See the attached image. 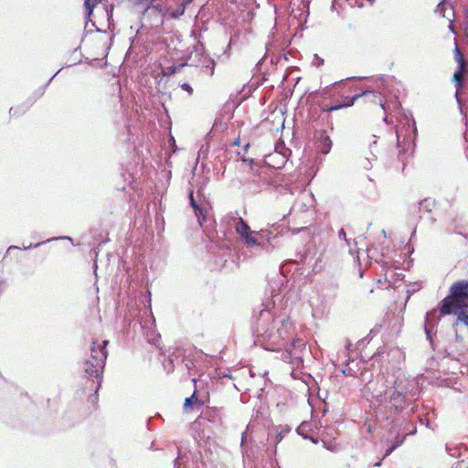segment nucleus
<instances>
[{
	"instance_id": "1",
	"label": "nucleus",
	"mask_w": 468,
	"mask_h": 468,
	"mask_svg": "<svg viewBox=\"0 0 468 468\" xmlns=\"http://www.w3.org/2000/svg\"><path fill=\"white\" fill-rule=\"evenodd\" d=\"M377 415L389 420L401 414L419 399V383L401 369L379 373L361 388Z\"/></svg>"
},
{
	"instance_id": "2",
	"label": "nucleus",
	"mask_w": 468,
	"mask_h": 468,
	"mask_svg": "<svg viewBox=\"0 0 468 468\" xmlns=\"http://www.w3.org/2000/svg\"><path fill=\"white\" fill-rule=\"evenodd\" d=\"M285 319H275L271 309L262 308L254 324L255 342L266 350L281 348L287 335Z\"/></svg>"
},
{
	"instance_id": "3",
	"label": "nucleus",
	"mask_w": 468,
	"mask_h": 468,
	"mask_svg": "<svg viewBox=\"0 0 468 468\" xmlns=\"http://www.w3.org/2000/svg\"><path fill=\"white\" fill-rule=\"evenodd\" d=\"M107 345V340H103L100 345H97L96 342H92L90 348V357L83 363V370L86 376L96 379V389L101 388L102 382V373L108 356L106 350Z\"/></svg>"
},
{
	"instance_id": "4",
	"label": "nucleus",
	"mask_w": 468,
	"mask_h": 468,
	"mask_svg": "<svg viewBox=\"0 0 468 468\" xmlns=\"http://www.w3.org/2000/svg\"><path fill=\"white\" fill-rule=\"evenodd\" d=\"M252 239L255 240L254 247L265 253H271L279 247L280 237L270 229L253 231Z\"/></svg>"
},
{
	"instance_id": "5",
	"label": "nucleus",
	"mask_w": 468,
	"mask_h": 468,
	"mask_svg": "<svg viewBox=\"0 0 468 468\" xmlns=\"http://www.w3.org/2000/svg\"><path fill=\"white\" fill-rule=\"evenodd\" d=\"M290 152V149L286 148L285 144L282 141L278 142L275 144L274 152L265 156V163L267 165H271L274 158H279L278 163L273 165V167L281 168L286 163Z\"/></svg>"
},
{
	"instance_id": "6",
	"label": "nucleus",
	"mask_w": 468,
	"mask_h": 468,
	"mask_svg": "<svg viewBox=\"0 0 468 468\" xmlns=\"http://www.w3.org/2000/svg\"><path fill=\"white\" fill-rule=\"evenodd\" d=\"M450 294L464 307H467L468 281L461 280L453 282L450 288Z\"/></svg>"
},
{
	"instance_id": "7",
	"label": "nucleus",
	"mask_w": 468,
	"mask_h": 468,
	"mask_svg": "<svg viewBox=\"0 0 468 468\" xmlns=\"http://www.w3.org/2000/svg\"><path fill=\"white\" fill-rule=\"evenodd\" d=\"M307 352L305 343L302 339L293 340L291 348L287 350L288 356L292 359L291 363L296 367L303 363L302 356Z\"/></svg>"
},
{
	"instance_id": "8",
	"label": "nucleus",
	"mask_w": 468,
	"mask_h": 468,
	"mask_svg": "<svg viewBox=\"0 0 468 468\" xmlns=\"http://www.w3.org/2000/svg\"><path fill=\"white\" fill-rule=\"evenodd\" d=\"M236 232L240 236L244 245L247 248H252L255 245V240L252 239L253 230L250 229L248 223L241 218L236 223Z\"/></svg>"
},
{
	"instance_id": "9",
	"label": "nucleus",
	"mask_w": 468,
	"mask_h": 468,
	"mask_svg": "<svg viewBox=\"0 0 468 468\" xmlns=\"http://www.w3.org/2000/svg\"><path fill=\"white\" fill-rule=\"evenodd\" d=\"M463 308H464V306L449 294L441 301L440 313L442 314H451Z\"/></svg>"
},
{
	"instance_id": "10",
	"label": "nucleus",
	"mask_w": 468,
	"mask_h": 468,
	"mask_svg": "<svg viewBox=\"0 0 468 468\" xmlns=\"http://www.w3.org/2000/svg\"><path fill=\"white\" fill-rule=\"evenodd\" d=\"M402 129L403 128L397 131L398 144L399 145L400 137L402 135L404 136V140L408 141L409 144L411 141L414 142L415 139L417 138V126L414 119L410 118L407 120V131L405 134H403Z\"/></svg>"
},
{
	"instance_id": "11",
	"label": "nucleus",
	"mask_w": 468,
	"mask_h": 468,
	"mask_svg": "<svg viewBox=\"0 0 468 468\" xmlns=\"http://www.w3.org/2000/svg\"><path fill=\"white\" fill-rule=\"evenodd\" d=\"M204 420H207L214 424H219L221 421L220 411L215 408L205 409L197 419L199 423H202Z\"/></svg>"
},
{
	"instance_id": "12",
	"label": "nucleus",
	"mask_w": 468,
	"mask_h": 468,
	"mask_svg": "<svg viewBox=\"0 0 468 468\" xmlns=\"http://www.w3.org/2000/svg\"><path fill=\"white\" fill-rule=\"evenodd\" d=\"M435 12L441 16L442 17L446 18L450 22L449 28L453 32L452 23L454 16V11L452 6L446 4L445 1L443 0L438 4Z\"/></svg>"
},
{
	"instance_id": "13",
	"label": "nucleus",
	"mask_w": 468,
	"mask_h": 468,
	"mask_svg": "<svg viewBox=\"0 0 468 468\" xmlns=\"http://www.w3.org/2000/svg\"><path fill=\"white\" fill-rule=\"evenodd\" d=\"M369 93H372V92L371 91H364L362 93L355 94L353 97L347 98V101H346L344 103L335 104V105H333V106H331L329 108L324 109V112H331L337 111V110H340V109H343V108L350 107V106L354 105L355 101L358 98H360L362 96H365V95H367Z\"/></svg>"
},
{
	"instance_id": "14",
	"label": "nucleus",
	"mask_w": 468,
	"mask_h": 468,
	"mask_svg": "<svg viewBox=\"0 0 468 468\" xmlns=\"http://www.w3.org/2000/svg\"><path fill=\"white\" fill-rule=\"evenodd\" d=\"M416 432V428L413 429L409 434H414ZM407 434L403 436L397 435L394 440L388 439L387 443L388 448L386 451L385 456H388L393 451H395L398 447L403 444Z\"/></svg>"
},
{
	"instance_id": "15",
	"label": "nucleus",
	"mask_w": 468,
	"mask_h": 468,
	"mask_svg": "<svg viewBox=\"0 0 468 468\" xmlns=\"http://www.w3.org/2000/svg\"><path fill=\"white\" fill-rule=\"evenodd\" d=\"M189 202L190 206L194 209V212L201 224V220L206 218L205 211L204 209L197 203L195 197H194V190L190 189L188 193Z\"/></svg>"
},
{
	"instance_id": "16",
	"label": "nucleus",
	"mask_w": 468,
	"mask_h": 468,
	"mask_svg": "<svg viewBox=\"0 0 468 468\" xmlns=\"http://www.w3.org/2000/svg\"><path fill=\"white\" fill-rule=\"evenodd\" d=\"M463 69L458 68V70L453 74V81L456 84V92H455V98L459 104V107L461 108V99L459 98V91L463 88V79L462 77Z\"/></svg>"
},
{
	"instance_id": "17",
	"label": "nucleus",
	"mask_w": 468,
	"mask_h": 468,
	"mask_svg": "<svg viewBox=\"0 0 468 468\" xmlns=\"http://www.w3.org/2000/svg\"><path fill=\"white\" fill-rule=\"evenodd\" d=\"M332 144L333 143L330 137L326 134H323L319 139L317 147L320 153L327 154L331 151Z\"/></svg>"
},
{
	"instance_id": "18",
	"label": "nucleus",
	"mask_w": 468,
	"mask_h": 468,
	"mask_svg": "<svg viewBox=\"0 0 468 468\" xmlns=\"http://www.w3.org/2000/svg\"><path fill=\"white\" fill-rule=\"evenodd\" d=\"M437 318V311H431L430 313H427L426 314V324H425V334L427 339L431 343V327L430 325V322L432 319Z\"/></svg>"
},
{
	"instance_id": "19",
	"label": "nucleus",
	"mask_w": 468,
	"mask_h": 468,
	"mask_svg": "<svg viewBox=\"0 0 468 468\" xmlns=\"http://www.w3.org/2000/svg\"><path fill=\"white\" fill-rule=\"evenodd\" d=\"M215 69V61L211 59L210 58H205L204 62L201 65V70L202 72L212 76L214 74Z\"/></svg>"
},
{
	"instance_id": "20",
	"label": "nucleus",
	"mask_w": 468,
	"mask_h": 468,
	"mask_svg": "<svg viewBox=\"0 0 468 468\" xmlns=\"http://www.w3.org/2000/svg\"><path fill=\"white\" fill-rule=\"evenodd\" d=\"M32 104H33V102L23 103V104L17 105L16 107H11L9 110V113L11 116H18V115L24 114L27 111H28V109L30 108V106Z\"/></svg>"
},
{
	"instance_id": "21",
	"label": "nucleus",
	"mask_w": 468,
	"mask_h": 468,
	"mask_svg": "<svg viewBox=\"0 0 468 468\" xmlns=\"http://www.w3.org/2000/svg\"><path fill=\"white\" fill-rule=\"evenodd\" d=\"M186 8L185 5L179 4L178 7L174 9L172 7H168L166 9V13L168 16L173 19H178L180 16H182L185 14Z\"/></svg>"
},
{
	"instance_id": "22",
	"label": "nucleus",
	"mask_w": 468,
	"mask_h": 468,
	"mask_svg": "<svg viewBox=\"0 0 468 468\" xmlns=\"http://www.w3.org/2000/svg\"><path fill=\"white\" fill-rule=\"evenodd\" d=\"M58 239H68L69 241H72V239L69 236H64V237H54V238H50V239H48L44 241H41V242H37V243H30L29 245L27 246H24L23 250H30V249H36V248H38L40 247L42 244H45V243H48V242H50L52 240H58Z\"/></svg>"
},
{
	"instance_id": "23",
	"label": "nucleus",
	"mask_w": 468,
	"mask_h": 468,
	"mask_svg": "<svg viewBox=\"0 0 468 468\" xmlns=\"http://www.w3.org/2000/svg\"><path fill=\"white\" fill-rule=\"evenodd\" d=\"M185 66H186V63H181L179 65H172L165 67L163 69V74L165 76L174 75L176 72L180 71Z\"/></svg>"
},
{
	"instance_id": "24",
	"label": "nucleus",
	"mask_w": 468,
	"mask_h": 468,
	"mask_svg": "<svg viewBox=\"0 0 468 468\" xmlns=\"http://www.w3.org/2000/svg\"><path fill=\"white\" fill-rule=\"evenodd\" d=\"M420 209L424 211H431L436 205L434 199L431 198H424L420 202Z\"/></svg>"
},
{
	"instance_id": "25",
	"label": "nucleus",
	"mask_w": 468,
	"mask_h": 468,
	"mask_svg": "<svg viewBox=\"0 0 468 468\" xmlns=\"http://www.w3.org/2000/svg\"><path fill=\"white\" fill-rule=\"evenodd\" d=\"M60 70H58L50 79L47 82V84L41 88H39L37 90L35 91L34 93V100L31 101V102H34L36 101L37 99H39L40 97L43 96V94L45 93V90H46V87L51 82V80L58 75V73L59 72Z\"/></svg>"
},
{
	"instance_id": "26",
	"label": "nucleus",
	"mask_w": 468,
	"mask_h": 468,
	"mask_svg": "<svg viewBox=\"0 0 468 468\" xmlns=\"http://www.w3.org/2000/svg\"><path fill=\"white\" fill-rule=\"evenodd\" d=\"M101 0H85L84 5L89 16L91 15L94 7L98 5Z\"/></svg>"
},
{
	"instance_id": "27",
	"label": "nucleus",
	"mask_w": 468,
	"mask_h": 468,
	"mask_svg": "<svg viewBox=\"0 0 468 468\" xmlns=\"http://www.w3.org/2000/svg\"><path fill=\"white\" fill-rule=\"evenodd\" d=\"M459 323H462L468 326V313L464 311H460L458 313L456 324H458Z\"/></svg>"
},
{
	"instance_id": "28",
	"label": "nucleus",
	"mask_w": 468,
	"mask_h": 468,
	"mask_svg": "<svg viewBox=\"0 0 468 468\" xmlns=\"http://www.w3.org/2000/svg\"><path fill=\"white\" fill-rule=\"evenodd\" d=\"M454 55H455V59H456V61L458 62V65H459L458 68H463V69L464 65H465V60H464V58H463L462 52L459 50L458 48H455Z\"/></svg>"
},
{
	"instance_id": "29",
	"label": "nucleus",
	"mask_w": 468,
	"mask_h": 468,
	"mask_svg": "<svg viewBox=\"0 0 468 468\" xmlns=\"http://www.w3.org/2000/svg\"><path fill=\"white\" fill-rule=\"evenodd\" d=\"M197 401V398L196 392H194L192 394V396H190L185 399V403H184L185 410H187L188 408L191 407Z\"/></svg>"
},
{
	"instance_id": "30",
	"label": "nucleus",
	"mask_w": 468,
	"mask_h": 468,
	"mask_svg": "<svg viewBox=\"0 0 468 468\" xmlns=\"http://www.w3.org/2000/svg\"><path fill=\"white\" fill-rule=\"evenodd\" d=\"M163 367L168 373L174 370L175 365L174 360L170 357L164 359Z\"/></svg>"
},
{
	"instance_id": "31",
	"label": "nucleus",
	"mask_w": 468,
	"mask_h": 468,
	"mask_svg": "<svg viewBox=\"0 0 468 468\" xmlns=\"http://www.w3.org/2000/svg\"><path fill=\"white\" fill-rule=\"evenodd\" d=\"M156 0H136V4L138 5H145V8L143 11V16L151 8L153 4H154Z\"/></svg>"
},
{
	"instance_id": "32",
	"label": "nucleus",
	"mask_w": 468,
	"mask_h": 468,
	"mask_svg": "<svg viewBox=\"0 0 468 468\" xmlns=\"http://www.w3.org/2000/svg\"><path fill=\"white\" fill-rule=\"evenodd\" d=\"M338 238H339V239L345 240L348 247L351 246V240L346 238V233L344 229H341L338 231Z\"/></svg>"
},
{
	"instance_id": "33",
	"label": "nucleus",
	"mask_w": 468,
	"mask_h": 468,
	"mask_svg": "<svg viewBox=\"0 0 468 468\" xmlns=\"http://www.w3.org/2000/svg\"><path fill=\"white\" fill-rule=\"evenodd\" d=\"M183 90L186 91L189 95L193 93V88L188 83H183L181 85Z\"/></svg>"
},
{
	"instance_id": "34",
	"label": "nucleus",
	"mask_w": 468,
	"mask_h": 468,
	"mask_svg": "<svg viewBox=\"0 0 468 468\" xmlns=\"http://www.w3.org/2000/svg\"><path fill=\"white\" fill-rule=\"evenodd\" d=\"M420 422L421 424H425L427 427L431 428V423H430V420L428 419L424 420V419L420 418Z\"/></svg>"
},
{
	"instance_id": "35",
	"label": "nucleus",
	"mask_w": 468,
	"mask_h": 468,
	"mask_svg": "<svg viewBox=\"0 0 468 468\" xmlns=\"http://www.w3.org/2000/svg\"><path fill=\"white\" fill-rule=\"evenodd\" d=\"M186 367H187L188 370H191L192 368H194L196 366L194 364V362L192 361H187L186 363Z\"/></svg>"
},
{
	"instance_id": "36",
	"label": "nucleus",
	"mask_w": 468,
	"mask_h": 468,
	"mask_svg": "<svg viewBox=\"0 0 468 468\" xmlns=\"http://www.w3.org/2000/svg\"><path fill=\"white\" fill-rule=\"evenodd\" d=\"M342 373L344 375H346V376H351L352 375V370L349 367L348 368H345V369L342 370Z\"/></svg>"
},
{
	"instance_id": "37",
	"label": "nucleus",
	"mask_w": 468,
	"mask_h": 468,
	"mask_svg": "<svg viewBox=\"0 0 468 468\" xmlns=\"http://www.w3.org/2000/svg\"><path fill=\"white\" fill-rule=\"evenodd\" d=\"M174 466L175 468H182L181 467V463L179 462V457H177L175 461H174Z\"/></svg>"
},
{
	"instance_id": "38",
	"label": "nucleus",
	"mask_w": 468,
	"mask_h": 468,
	"mask_svg": "<svg viewBox=\"0 0 468 468\" xmlns=\"http://www.w3.org/2000/svg\"><path fill=\"white\" fill-rule=\"evenodd\" d=\"M376 145V141L373 142V144H370V149H371V154H372V160H376L377 157L376 155L373 154V147Z\"/></svg>"
},
{
	"instance_id": "39",
	"label": "nucleus",
	"mask_w": 468,
	"mask_h": 468,
	"mask_svg": "<svg viewBox=\"0 0 468 468\" xmlns=\"http://www.w3.org/2000/svg\"><path fill=\"white\" fill-rule=\"evenodd\" d=\"M151 8H153V9H154V10L158 11V12H162V7H161V5H154V4H153V5L151 6Z\"/></svg>"
},
{
	"instance_id": "40",
	"label": "nucleus",
	"mask_w": 468,
	"mask_h": 468,
	"mask_svg": "<svg viewBox=\"0 0 468 468\" xmlns=\"http://www.w3.org/2000/svg\"><path fill=\"white\" fill-rule=\"evenodd\" d=\"M98 390H99V389H96V388H95V394H94V395H92V396L90 398V401H91L92 403L97 399V392H98Z\"/></svg>"
},
{
	"instance_id": "41",
	"label": "nucleus",
	"mask_w": 468,
	"mask_h": 468,
	"mask_svg": "<svg viewBox=\"0 0 468 468\" xmlns=\"http://www.w3.org/2000/svg\"><path fill=\"white\" fill-rule=\"evenodd\" d=\"M194 0H184L181 5H185V8L186 7V5H188L189 4H191Z\"/></svg>"
},
{
	"instance_id": "42",
	"label": "nucleus",
	"mask_w": 468,
	"mask_h": 468,
	"mask_svg": "<svg viewBox=\"0 0 468 468\" xmlns=\"http://www.w3.org/2000/svg\"><path fill=\"white\" fill-rule=\"evenodd\" d=\"M446 451L448 452L449 454L452 455V456H455L456 453L455 452H452V450L450 448L449 445H446Z\"/></svg>"
},
{
	"instance_id": "43",
	"label": "nucleus",
	"mask_w": 468,
	"mask_h": 468,
	"mask_svg": "<svg viewBox=\"0 0 468 468\" xmlns=\"http://www.w3.org/2000/svg\"><path fill=\"white\" fill-rule=\"evenodd\" d=\"M12 250H20V248L15 245H11L8 247L7 251H10Z\"/></svg>"
},
{
	"instance_id": "44",
	"label": "nucleus",
	"mask_w": 468,
	"mask_h": 468,
	"mask_svg": "<svg viewBox=\"0 0 468 468\" xmlns=\"http://www.w3.org/2000/svg\"><path fill=\"white\" fill-rule=\"evenodd\" d=\"M282 440V433H279L277 436H276V441L277 442L281 441Z\"/></svg>"
},
{
	"instance_id": "45",
	"label": "nucleus",
	"mask_w": 468,
	"mask_h": 468,
	"mask_svg": "<svg viewBox=\"0 0 468 468\" xmlns=\"http://www.w3.org/2000/svg\"><path fill=\"white\" fill-rule=\"evenodd\" d=\"M279 161V158H274L271 162V165H269L270 166H272L273 167V165H276Z\"/></svg>"
},
{
	"instance_id": "46",
	"label": "nucleus",
	"mask_w": 468,
	"mask_h": 468,
	"mask_svg": "<svg viewBox=\"0 0 468 468\" xmlns=\"http://www.w3.org/2000/svg\"><path fill=\"white\" fill-rule=\"evenodd\" d=\"M380 106H381V108H382L384 111H386V109H385V104H384L382 101H380Z\"/></svg>"
},
{
	"instance_id": "47",
	"label": "nucleus",
	"mask_w": 468,
	"mask_h": 468,
	"mask_svg": "<svg viewBox=\"0 0 468 468\" xmlns=\"http://www.w3.org/2000/svg\"><path fill=\"white\" fill-rule=\"evenodd\" d=\"M93 267H94V271H96V270H97V263L96 262L94 263Z\"/></svg>"
},
{
	"instance_id": "48",
	"label": "nucleus",
	"mask_w": 468,
	"mask_h": 468,
	"mask_svg": "<svg viewBox=\"0 0 468 468\" xmlns=\"http://www.w3.org/2000/svg\"><path fill=\"white\" fill-rule=\"evenodd\" d=\"M367 160L369 164H371V159L369 157H367Z\"/></svg>"
},
{
	"instance_id": "49",
	"label": "nucleus",
	"mask_w": 468,
	"mask_h": 468,
	"mask_svg": "<svg viewBox=\"0 0 468 468\" xmlns=\"http://www.w3.org/2000/svg\"><path fill=\"white\" fill-rule=\"evenodd\" d=\"M380 464H381V462H378V463H377L375 465H376V466H380Z\"/></svg>"
},
{
	"instance_id": "50",
	"label": "nucleus",
	"mask_w": 468,
	"mask_h": 468,
	"mask_svg": "<svg viewBox=\"0 0 468 468\" xmlns=\"http://www.w3.org/2000/svg\"><path fill=\"white\" fill-rule=\"evenodd\" d=\"M383 120L387 122H388V117H384Z\"/></svg>"
}]
</instances>
